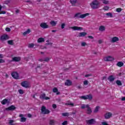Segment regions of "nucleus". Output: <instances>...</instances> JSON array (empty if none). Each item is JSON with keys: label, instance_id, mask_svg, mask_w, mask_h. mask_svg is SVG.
<instances>
[{"label": "nucleus", "instance_id": "obj_1", "mask_svg": "<svg viewBox=\"0 0 125 125\" xmlns=\"http://www.w3.org/2000/svg\"><path fill=\"white\" fill-rule=\"evenodd\" d=\"M90 6L92 9H97L100 7V3L97 0H95L92 2Z\"/></svg>", "mask_w": 125, "mask_h": 125}, {"label": "nucleus", "instance_id": "obj_2", "mask_svg": "<svg viewBox=\"0 0 125 125\" xmlns=\"http://www.w3.org/2000/svg\"><path fill=\"white\" fill-rule=\"evenodd\" d=\"M41 113L43 115H48L50 113V110L47 109L44 105H42L41 107Z\"/></svg>", "mask_w": 125, "mask_h": 125}, {"label": "nucleus", "instance_id": "obj_3", "mask_svg": "<svg viewBox=\"0 0 125 125\" xmlns=\"http://www.w3.org/2000/svg\"><path fill=\"white\" fill-rule=\"evenodd\" d=\"M89 15V13H86L84 14L81 15V13H78L76 14L74 16L75 18H84V17H86V16H88Z\"/></svg>", "mask_w": 125, "mask_h": 125}, {"label": "nucleus", "instance_id": "obj_4", "mask_svg": "<svg viewBox=\"0 0 125 125\" xmlns=\"http://www.w3.org/2000/svg\"><path fill=\"white\" fill-rule=\"evenodd\" d=\"M86 123L88 125H95L96 124V121L94 119H91L88 120H86Z\"/></svg>", "mask_w": 125, "mask_h": 125}, {"label": "nucleus", "instance_id": "obj_5", "mask_svg": "<svg viewBox=\"0 0 125 125\" xmlns=\"http://www.w3.org/2000/svg\"><path fill=\"white\" fill-rule=\"evenodd\" d=\"M21 85L23 87H25V88H28L30 87L29 86V83L27 81H23L21 83Z\"/></svg>", "mask_w": 125, "mask_h": 125}, {"label": "nucleus", "instance_id": "obj_6", "mask_svg": "<svg viewBox=\"0 0 125 125\" xmlns=\"http://www.w3.org/2000/svg\"><path fill=\"white\" fill-rule=\"evenodd\" d=\"M11 75L15 80H18L19 79V74L16 72L12 73Z\"/></svg>", "mask_w": 125, "mask_h": 125}, {"label": "nucleus", "instance_id": "obj_7", "mask_svg": "<svg viewBox=\"0 0 125 125\" xmlns=\"http://www.w3.org/2000/svg\"><path fill=\"white\" fill-rule=\"evenodd\" d=\"M70 29H72V30H74V31H82L83 30V27L79 26H73L70 27Z\"/></svg>", "mask_w": 125, "mask_h": 125}, {"label": "nucleus", "instance_id": "obj_8", "mask_svg": "<svg viewBox=\"0 0 125 125\" xmlns=\"http://www.w3.org/2000/svg\"><path fill=\"white\" fill-rule=\"evenodd\" d=\"M16 109L15 106L12 105L10 106L9 107H6L5 108L6 111H14Z\"/></svg>", "mask_w": 125, "mask_h": 125}, {"label": "nucleus", "instance_id": "obj_9", "mask_svg": "<svg viewBox=\"0 0 125 125\" xmlns=\"http://www.w3.org/2000/svg\"><path fill=\"white\" fill-rule=\"evenodd\" d=\"M104 61H106V62L108 61H114V58L111 57V56H108L106 57H105L104 59Z\"/></svg>", "mask_w": 125, "mask_h": 125}, {"label": "nucleus", "instance_id": "obj_10", "mask_svg": "<svg viewBox=\"0 0 125 125\" xmlns=\"http://www.w3.org/2000/svg\"><path fill=\"white\" fill-rule=\"evenodd\" d=\"M40 99L44 100H48V99H50L49 97L45 96V93L41 94L40 96Z\"/></svg>", "mask_w": 125, "mask_h": 125}, {"label": "nucleus", "instance_id": "obj_11", "mask_svg": "<svg viewBox=\"0 0 125 125\" xmlns=\"http://www.w3.org/2000/svg\"><path fill=\"white\" fill-rule=\"evenodd\" d=\"M40 27L43 29H47L48 28V25L45 22H42L40 24Z\"/></svg>", "mask_w": 125, "mask_h": 125}, {"label": "nucleus", "instance_id": "obj_12", "mask_svg": "<svg viewBox=\"0 0 125 125\" xmlns=\"http://www.w3.org/2000/svg\"><path fill=\"white\" fill-rule=\"evenodd\" d=\"M86 108H87V114L89 115L91 113H92V110H91V108H90V107H89V105L88 104L86 105Z\"/></svg>", "mask_w": 125, "mask_h": 125}, {"label": "nucleus", "instance_id": "obj_13", "mask_svg": "<svg viewBox=\"0 0 125 125\" xmlns=\"http://www.w3.org/2000/svg\"><path fill=\"white\" fill-rule=\"evenodd\" d=\"M112 117V113L111 112H107L104 115V118L105 119H110Z\"/></svg>", "mask_w": 125, "mask_h": 125}, {"label": "nucleus", "instance_id": "obj_14", "mask_svg": "<svg viewBox=\"0 0 125 125\" xmlns=\"http://www.w3.org/2000/svg\"><path fill=\"white\" fill-rule=\"evenodd\" d=\"M13 61L14 62H19L21 60L20 57H15L12 59Z\"/></svg>", "mask_w": 125, "mask_h": 125}, {"label": "nucleus", "instance_id": "obj_15", "mask_svg": "<svg viewBox=\"0 0 125 125\" xmlns=\"http://www.w3.org/2000/svg\"><path fill=\"white\" fill-rule=\"evenodd\" d=\"M53 92H54V93H56L57 95H59L61 94V93L58 91V89L57 87H54L53 89Z\"/></svg>", "mask_w": 125, "mask_h": 125}, {"label": "nucleus", "instance_id": "obj_16", "mask_svg": "<svg viewBox=\"0 0 125 125\" xmlns=\"http://www.w3.org/2000/svg\"><path fill=\"white\" fill-rule=\"evenodd\" d=\"M72 83L70 80H67L65 81L64 84L67 86H70L72 84Z\"/></svg>", "mask_w": 125, "mask_h": 125}, {"label": "nucleus", "instance_id": "obj_17", "mask_svg": "<svg viewBox=\"0 0 125 125\" xmlns=\"http://www.w3.org/2000/svg\"><path fill=\"white\" fill-rule=\"evenodd\" d=\"M8 35H2L0 37V40L1 41H5L6 40H8Z\"/></svg>", "mask_w": 125, "mask_h": 125}, {"label": "nucleus", "instance_id": "obj_18", "mask_svg": "<svg viewBox=\"0 0 125 125\" xmlns=\"http://www.w3.org/2000/svg\"><path fill=\"white\" fill-rule=\"evenodd\" d=\"M115 78H114V76L110 75L108 77V80L109 81L110 83H112L115 81Z\"/></svg>", "mask_w": 125, "mask_h": 125}, {"label": "nucleus", "instance_id": "obj_19", "mask_svg": "<svg viewBox=\"0 0 125 125\" xmlns=\"http://www.w3.org/2000/svg\"><path fill=\"white\" fill-rule=\"evenodd\" d=\"M1 103L2 104V105H5V104H8L9 103V101H8V100L7 99H4L2 101H1Z\"/></svg>", "mask_w": 125, "mask_h": 125}, {"label": "nucleus", "instance_id": "obj_20", "mask_svg": "<svg viewBox=\"0 0 125 125\" xmlns=\"http://www.w3.org/2000/svg\"><path fill=\"white\" fill-rule=\"evenodd\" d=\"M86 35H87V33H86V32H81V33H79L78 37L79 38H81L82 37H85Z\"/></svg>", "mask_w": 125, "mask_h": 125}, {"label": "nucleus", "instance_id": "obj_21", "mask_svg": "<svg viewBox=\"0 0 125 125\" xmlns=\"http://www.w3.org/2000/svg\"><path fill=\"white\" fill-rule=\"evenodd\" d=\"M111 42H119V38L114 37L112 38Z\"/></svg>", "mask_w": 125, "mask_h": 125}, {"label": "nucleus", "instance_id": "obj_22", "mask_svg": "<svg viewBox=\"0 0 125 125\" xmlns=\"http://www.w3.org/2000/svg\"><path fill=\"white\" fill-rule=\"evenodd\" d=\"M69 1L72 6H76V3H77V0H70Z\"/></svg>", "mask_w": 125, "mask_h": 125}, {"label": "nucleus", "instance_id": "obj_23", "mask_svg": "<svg viewBox=\"0 0 125 125\" xmlns=\"http://www.w3.org/2000/svg\"><path fill=\"white\" fill-rule=\"evenodd\" d=\"M86 96L87 97V99H88V100H89V101H91V100H92V99H93V97L92 96V95H91V94H88Z\"/></svg>", "mask_w": 125, "mask_h": 125}, {"label": "nucleus", "instance_id": "obj_24", "mask_svg": "<svg viewBox=\"0 0 125 125\" xmlns=\"http://www.w3.org/2000/svg\"><path fill=\"white\" fill-rule=\"evenodd\" d=\"M50 24L53 27H55L56 26V24H57V21H51L50 22Z\"/></svg>", "mask_w": 125, "mask_h": 125}, {"label": "nucleus", "instance_id": "obj_25", "mask_svg": "<svg viewBox=\"0 0 125 125\" xmlns=\"http://www.w3.org/2000/svg\"><path fill=\"white\" fill-rule=\"evenodd\" d=\"M65 105L66 106H72V107H74V104L73 103H72L70 101H68L66 103H65Z\"/></svg>", "mask_w": 125, "mask_h": 125}, {"label": "nucleus", "instance_id": "obj_26", "mask_svg": "<svg viewBox=\"0 0 125 125\" xmlns=\"http://www.w3.org/2000/svg\"><path fill=\"white\" fill-rule=\"evenodd\" d=\"M116 65L118 67H123V66H124V62H119L117 63Z\"/></svg>", "mask_w": 125, "mask_h": 125}, {"label": "nucleus", "instance_id": "obj_27", "mask_svg": "<svg viewBox=\"0 0 125 125\" xmlns=\"http://www.w3.org/2000/svg\"><path fill=\"white\" fill-rule=\"evenodd\" d=\"M99 30V31H101V32H103V31H105V26H100Z\"/></svg>", "mask_w": 125, "mask_h": 125}, {"label": "nucleus", "instance_id": "obj_28", "mask_svg": "<svg viewBox=\"0 0 125 125\" xmlns=\"http://www.w3.org/2000/svg\"><path fill=\"white\" fill-rule=\"evenodd\" d=\"M44 42V39L43 38H40L38 40V42Z\"/></svg>", "mask_w": 125, "mask_h": 125}, {"label": "nucleus", "instance_id": "obj_29", "mask_svg": "<svg viewBox=\"0 0 125 125\" xmlns=\"http://www.w3.org/2000/svg\"><path fill=\"white\" fill-rule=\"evenodd\" d=\"M50 125H55V121L54 120H50L49 121Z\"/></svg>", "mask_w": 125, "mask_h": 125}, {"label": "nucleus", "instance_id": "obj_30", "mask_svg": "<svg viewBox=\"0 0 125 125\" xmlns=\"http://www.w3.org/2000/svg\"><path fill=\"white\" fill-rule=\"evenodd\" d=\"M116 83L117 85H119V86L123 85V83H122V82H121V81L120 80L116 81Z\"/></svg>", "mask_w": 125, "mask_h": 125}, {"label": "nucleus", "instance_id": "obj_31", "mask_svg": "<svg viewBox=\"0 0 125 125\" xmlns=\"http://www.w3.org/2000/svg\"><path fill=\"white\" fill-rule=\"evenodd\" d=\"M7 42L8 44H10V45H13V44H14V43L13 42V40L8 41Z\"/></svg>", "mask_w": 125, "mask_h": 125}, {"label": "nucleus", "instance_id": "obj_32", "mask_svg": "<svg viewBox=\"0 0 125 125\" xmlns=\"http://www.w3.org/2000/svg\"><path fill=\"white\" fill-rule=\"evenodd\" d=\"M30 33H31V30L27 29V31H26L25 32H24L23 33V35H24V36H25V35H27V34H30Z\"/></svg>", "mask_w": 125, "mask_h": 125}, {"label": "nucleus", "instance_id": "obj_33", "mask_svg": "<svg viewBox=\"0 0 125 125\" xmlns=\"http://www.w3.org/2000/svg\"><path fill=\"white\" fill-rule=\"evenodd\" d=\"M35 44L34 43H30L28 45V47H29V48H33Z\"/></svg>", "mask_w": 125, "mask_h": 125}, {"label": "nucleus", "instance_id": "obj_34", "mask_svg": "<svg viewBox=\"0 0 125 125\" xmlns=\"http://www.w3.org/2000/svg\"><path fill=\"white\" fill-rule=\"evenodd\" d=\"M26 118H25V117H21V123H25V122H26Z\"/></svg>", "mask_w": 125, "mask_h": 125}, {"label": "nucleus", "instance_id": "obj_35", "mask_svg": "<svg viewBox=\"0 0 125 125\" xmlns=\"http://www.w3.org/2000/svg\"><path fill=\"white\" fill-rule=\"evenodd\" d=\"M99 106H96V108H95V110L94 111V113H97L98 111H99Z\"/></svg>", "mask_w": 125, "mask_h": 125}, {"label": "nucleus", "instance_id": "obj_36", "mask_svg": "<svg viewBox=\"0 0 125 125\" xmlns=\"http://www.w3.org/2000/svg\"><path fill=\"white\" fill-rule=\"evenodd\" d=\"M69 114V113H62V116H63V117H68Z\"/></svg>", "mask_w": 125, "mask_h": 125}, {"label": "nucleus", "instance_id": "obj_37", "mask_svg": "<svg viewBox=\"0 0 125 125\" xmlns=\"http://www.w3.org/2000/svg\"><path fill=\"white\" fill-rule=\"evenodd\" d=\"M80 98L81 99H83V100H86V99H87V98L86 97V95L81 96Z\"/></svg>", "mask_w": 125, "mask_h": 125}, {"label": "nucleus", "instance_id": "obj_38", "mask_svg": "<svg viewBox=\"0 0 125 125\" xmlns=\"http://www.w3.org/2000/svg\"><path fill=\"white\" fill-rule=\"evenodd\" d=\"M106 15H107V16H108L109 17H113V14H112L111 13H107L106 14Z\"/></svg>", "mask_w": 125, "mask_h": 125}, {"label": "nucleus", "instance_id": "obj_39", "mask_svg": "<svg viewBox=\"0 0 125 125\" xmlns=\"http://www.w3.org/2000/svg\"><path fill=\"white\" fill-rule=\"evenodd\" d=\"M103 3H104V4H109V1L106 0H103Z\"/></svg>", "mask_w": 125, "mask_h": 125}, {"label": "nucleus", "instance_id": "obj_40", "mask_svg": "<svg viewBox=\"0 0 125 125\" xmlns=\"http://www.w3.org/2000/svg\"><path fill=\"white\" fill-rule=\"evenodd\" d=\"M19 92L20 94H24V91L21 89L19 90Z\"/></svg>", "mask_w": 125, "mask_h": 125}, {"label": "nucleus", "instance_id": "obj_41", "mask_svg": "<svg viewBox=\"0 0 125 125\" xmlns=\"http://www.w3.org/2000/svg\"><path fill=\"white\" fill-rule=\"evenodd\" d=\"M83 84L84 85H87V84H88V81H87V80L84 81L83 82Z\"/></svg>", "mask_w": 125, "mask_h": 125}, {"label": "nucleus", "instance_id": "obj_42", "mask_svg": "<svg viewBox=\"0 0 125 125\" xmlns=\"http://www.w3.org/2000/svg\"><path fill=\"white\" fill-rule=\"evenodd\" d=\"M68 125L67 121H65L63 122L62 124V125Z\"/></svg>", "mask_w": 125, "mask_h": 125}, {"label": "nucleus", "instance_id": "obj_43", "mask_svg": "<svg viewBox=\"0 0 125 125\" xmlns=\"http://www.w3.org/2000/svg\"><path fill=\"white\" fill-rule=\"evenodd\" d=\"M49 61V58H45L44 59V62H48Z\"/></svg>", "mask_w": 125, "mask_h": 125}, {"label": "nucleus", "instance_id": "obj_44", "mask_svg": "<svg viewBox=\"0 0 125 125\" xmlns=\"http://www.w3.org/2000/svg\"><path fill=\"white\" fill-rule=\"evenodd\" d=\"M13 123H14V121L12 120H9V125H13Z\"/></svg>", "mask_w": 125, "mask_h": 125}, {"label": "nucleus", "instance_id": "obj_45", "mask_svg": "<svg viewBox=\"0 0 125 125\" xmlns=\"http://www.w3.org/2000/svg\"><path fill=\"white\" fill-rule=\"evenodd\" d=\"M109 7L107 6L104 7V10H109Z\"/></svg>", "mask_w": 125, "mask_h": 125}, {"label": "nucleus", "instance_id": "obj_46", "mask_svg": "<svg viewBox=\"0 0 125 125\" xmlns=\"http://www.w3.org/2000/svg\"><path fill=\"white\" fill-rule=\"evenodd\" d=\"M116 11H117V12H121V11H122V8H118L116 9Z\"/></svg>", "mask_w": 125, "mask_h": 125}, {"label": "nucleus", "instance_id": "obj_47", "mask_svg": "<svg viewBox=\"0 0 125 125\" xmlns=\"http://www.w3.org/2000/svg\"><path fill=\"white\" fill-rule=\"evenodd\" d=\"M65 26H66V24H65V23H62L61 25L62 29H64L65 28Z\"/></svg>", "mask_w": 125, "mask_h": 125}, {"label": "nucleus", "instance_id": "obj_48", "mask_svg": "<svg viewBox=\"0 0 125 125\" xmlns=\"http://www.w3.org/2000/svg\"><path fill=\"white\" fill-rule=\"evenodd\" d=\"M81 45L82 46H85V45H86V43L85 42H83L81 43Z\"/></svg>", "mask_w": 125, "mask_h": 125}, {"label": "nucleus", "instance_id": "obj_49", "mask_svg": "<svg viewBox=\"0 0 125 125\" xmlns=\"http://www.w3.org/2000/svg\"><path fill=\"white\" fill-rule=\"evenodd\" d=\"M102 125H109V124H108V123H107V122H102Z\"/></svg>", "mask_w": 125, "mask_h": 125}, {"label": "nucleus", "instance_id": "obj_50", "mask_svg": "<svg viewBox=\"0 0 125 125\" xmlns=\"http://www.w3.org/2000/svg\"><path fill=\"white\" fill-rule=\"evenodd\" d=\"M6 13V12L5 11H0V14H5Z\"/></svg>", "mask_w": 125, "mask_h": 125}, {"label": "nucleus", "instance_id": "obj_51", "mask_svg": "<svg viewBox=\"0 0 125 125\" xmlns=\"http://www.w3.org/2000/svg\"><path fill=\"white\" fill-rule=\"evenodd\" d=\"M85 108H86V105L85 104H83L81 106V109H84Z\"/></svg>", "mask_w": 125, "mask_h": 125}, {"label": "nucleus", "instance_id": "obj_52", "mask_svg": "<svg viewBox=\"0 0 125 125\" xmlns=\"http://www.w3.org/2000/svg\"><path fill=\"white\" fill-rule=\"evenodd\" d=\"M5 31L6 32H10L11 29L9 27H7L5 28Z\"/></svg>", "mask_w": 125, "mask_h": 125}, {"label": "nucleus", "instance_id": "obj_53", "mask_svg": "<svg viewBox=\"0 0 125 125\" xmlns=\"http://www.w3.org/2000/svg\"><path fill=\"white\" fill-rule=\"evenodd\" d=\"M52 107L54 109H56V108H57V105H56L55 104H53L52 105Z\"/></svg>", "mask_w": 125, "mask_h": 125}, {"label": "nucleus", "instance_id": "obj_54", "mask_svg": "<svg viewBox=\"0 0 125 125\" xmlns=\"http://www.w3.org/2000/svg\"><path fill=\"white\" fill-rule=\"evenodd\" d=\"M5 62V61L3 59H0V63H4Z\"/></svg>", "mask_w": 125, "mask_h": 125}, {"label": "nucleus", "instance_id": "obj_55", "mask_svg": "<svg viewBox=\"0 0 125 125\" xmlns=\"http://www.w3.org/2000/svg\"><path fill=\"white\" fill-rule=\"evenodd\" d=\"M88 38H89V39H91V40H93L94 39V38H93L92 36H88Z\"/></svg>", "mask_w": 125, "mask_h": 125}, {"label": "nucleus", "instance_id": "obj_56", "mask_svg": "<svg viewBox=\"0 0 125 125\" xmlns=\"http://www.w3.org/2000/svg\"><path fill=\"white\" fill-rule=\"evenodd\" d=\"M25 2H27V3H29L30 4H31V3H32V1H30V0H26V1H25Z\"/></svg>", "mask_w": 125, "mask_h": 125}, {"label": "nucleus", "instance_id": "obj_57", "mask_svg": "<svg viewBox=\"0 0 125 125\" xmlns=\"http://www.w3.org/2000/svg\"><path fill=\"white\" fill-rule=\"evenodd\" d=\"M39 61H40V62H44V59H39Z\"/></svg>", "mask_w": 125, "mask_h": 125}, {"label": "nucleus", "instance_id": "obj_58", "mask_svg": "<svg viewBox=\"0 0 125 125\" xmlns=\"http://www.w3.org/2000/svg\"><path fill=\"white\" fill-rule=\"evenodd\" d=\"M90 76H91V75H90V74H86L85 75V78H88V77H90Z\"/></svg>", "mask_w": 125, "mask_h": 125}, {"label": "nucleus", "instance_id": "obj_59", "mask_svg": "<svg viewBox=\"0 0 125 125\" xmlns=\"http://www.w3.org/2000/svg\"><path fill=\"white\" fill-rule=\"evenodd\" d=\"M46 45H52V43L48 42L46 43Z\"/></svg>", "mask_w": 125, "mask_h": 125}, {"label": "nucleus", "instance_id": "obj_60", "mask_svg": "<svg viewBox=\"0 0 125 125\" xmlns=\"http://www.w3.org/2000/svg\"><path fill=\"white\" fill-rule=\"evenodd\" d=\"M3 58V55L2 54H0V59H2Z\"/></svg>", "mask_w": 125, "mask_h": 125}, {"label": "nucleus", "instance_id": "obj_61", "mask_svg": "<svg viewBox=\"0 0 125 125\" xmlns=\"http://www.w3.org/2000/svg\"><path fill=\"white\" fill-rule=\"evenodd\" d=\"M19 12H20V10H19V9L16 10V13H19Z\"/></svg>", "mask_w": 125, "mask_h": 125}, {"label": "nucleus", "instance_id": "obj_62", "mask_svg": "<svg viewBox=\"0 0 125 125\" xmlns=\"http://www.w3.org/2000/svg\"><path fill=\"white\" fill-rule=\"evenodd\" d=\"M121 100H122V101H125V97H123V98L121 99Z\"/></svg>", "mask_w": 125, "mask_h": 125}, {"label": "nucleus", "instance_id": "obj_63", "mask_svg": "<svg viewBox=\"0 0 125 125\" xmlns=\"http://www.w3.org/2000/svg\"><path fill=\"white\" fill-rule=\"evenodd\" d=\"M28 118H32V115L31 114H28Z\"/></svg>", "mask_w": 125, "mask_h": 125}, {"label": "nucleus", "instance_id": "obj_64", "mask_svg": "<svg viewBox=\"0 0 125 125\" xmlns=\"http://www.w3.org/2000/svg\"><path fill=\"white\" fill-rule=\"evenodd\" d=\"M99 43H102V40H99L98 41Z\"/></svg>", "mask_w": 125, "mask_h": 125}]
</instances>
